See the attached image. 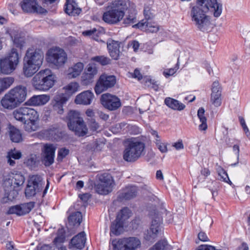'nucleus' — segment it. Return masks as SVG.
<instances>
[{
	"label": "nucleus",
	"mask_w": 250,
	"mask_h": 250,
	"mask_svg": "<svg viewBox=\"0 0 250 250\" xmlns=\"http://www.w3.org/2000/svg\"><path fill=\"white\" fill-rule=\"evenodd\" d=\"M108 8L103 15V20L110 24H117L125 16V11L128 8V1L126 0L115 1Z\"/></svg>",
	"instance_id": "nucleus-1"
},
{
	"label": "nucleus",
	"mask_w": 250,
	"mask_h": 250,
	"mask_svg": "<svg viewBox=\"0 0 250 250\" xmlns=\"http://www.w3.org/2000/svg\"><path fill=\"white\" fill-rule=\"evenodd\" d=\"M27 95L26 87L17 86L9 90L1 100L2 106L8 109H13L24 101Z\"/></svg>",
	"instance_id": "nucleus-2"
},
{
	"label": "nucleus",
	"mask_w": 250,
	"mask_h": 250,
	"mask_svg": "<svg viewBox=\"0 0 250 250\" xmlns=\"http://www.w3.org/2000/svg\"><path fill=\"white\" fill-rule=\"evenodd\" d=\"M55 81V76L51 71L45 69L35 74L32 80V83L36 89L46 91L53 86Z\"/></svg>",
	"instance_id": "nucleus-3"
},
{
	"label": "nucleus",
	"mask_w": 250,
	"mask_h": 250,
	"mask_svg": "<svg viewBox=\"0 0 250 250\" xmlns=\"http://www.w3.org/2000/svg\"><path fill=\"white\" fill-rule=\"evenodd\" d=\"M67 126L75 135L83 137L88 133V128L80 113L76 110H70L66 117Z\"/></svg>",
	"instance_id": "nucleus-4"
},
{
	"label": "nucleus",
	"mask_w": 250,
	"mask_h": 250,
	"mask_svg": "<svg viewBox=\"0 0 250 250\" xmlns=\"http://www.w3.org/2000/svg\"><path fill=\"white\" fill-rule=\"evenodd\" d=\"M208 11L207 7L202 9L200 6H193L191 10V20L201 31H208L210 28L209 19L206 13Z\"/></svg>",
	"instance_id": "nucleus-5"
},
{
	"label": "nucleus",
	"mask_w": 250,
	"mask_h": 250,
	"mask_svg": "<svg viewBox=\"0 0 250 250\" xmlns=\"http://www.w3.org/2000/svg\"><path fill=\"white\" fill-rule=\"evenodd\" d=\"M145 144L140 141H131L124 151L123 158L128 162L137 160L145 153Z\"/></svg>",
	"instance_id": "nucleus-6"
},
{
	"label": "nucleus",
	"mask_w": 250,
	"mask_h": 250,
	"mask_svg": "<svg viewBox=\"0 0 250 250\" xmlns=\"http://www.w3.org/2000/svg\"><path fill=\"white\" fill-rule=\"evenodd\" d=\"M20 56L16 48H13L5 58L0 60V71L4 74H10L20 62Z\"/></svg>",
	"instance_id": "nucleus-7"
},
{
	"label": "nucleus",
	"mask_w": 250,
	"mask_h": 250,
	"mask_svg": "<svg viewBox=\"0 0 250 250\" xmlns=\"http://www.w3.org/2000/svg\"><path fill=\"white\" fill-rule=\"evenodd\" d=\"M13 115L16 120L22 123H25L28 121L34 122L37 121L39 119L37 111L27 106H22L17 109L13 111Z\"/></svg>",
	"instance_id": "nucleus-8"
},
{
	"label": "nucleus",
	"mask_w": 250,
	"mask_h": 250,
	"mask_svg": "<svg viewBox=\"0 0 250 250\" xmlns=\"http://www.w3.org/2000/svg\"><path fill=\"white\" fill-rule=\"evenodd\" d=\"M99 183L95 187V189L100 194L106 195L111 192L114 186V181L111 175L104 173L99 175Z\"/></svg>",
	"instance_id": "nucleus-9"
},
{
	"label": "nucleus",
	"mask_w": 250,
	"mask_h": 250,
	"mask_svg": "<svg viewBox=\"0 0 250 250\" xmlns=\"http://www.w3.org/2000/svg\"><path fill=\"white\" fill-rule=\"evenodd\" d=\"M67 59L65 51L59 47L51 48L47 54V61L57 66H62L66 62Z\"/></svg>",
	"instance_id": "nucleus-10"
},
{
	"label": "nucleus",
	"mask_w": 250,
	"mask_h": 250,
	"mask_svg": "<svg viewBox=\"0 0 250 250\" xmlns=\"http://www.w3.org/2000/svg\"><path fill=\"white\" fill-rule=\"evenodd\" d=\"M116 83V78L115 76L103 74L100 77L96 84L95 91L97 94H100L108 88L113 87Z\"/></svg>",
	"instance_id": "nucleus-11"
},
{
	"label": "nucleus",
	"mask_w": 250,
	"mask_h": 250,
	"mask_svg": "<svg viewBox=\"0 0 250 250\" xmlns=\"http://www.w3.org/2000/svg\"><path fill=\"white\" fill-rule=\"evenodd\" d=\"M122 245H123V250H135L140 246L141 242L136 237H129L118 241H112V246L114 250H121Z\"/></svg>",
	"instance_id": "nucleus-12"
},
{
	"label": "nucleus",
	"mask_w": 250,
	"mask_h": 250,
	"mask_svg": "<svg viewBox=\"0 0 250 250\" xmlns=\"http://www.w3.org/2000/svg\"><path fill=\"white\" fill-rule=\"evenodd\" d=\"M44 58L43 52L39 49L30 48L26 51L24 61L41 66Z\"/></svg>",
	"instance_id": "nucleus-13"
},
{
	"label": "nucleus",
	"mask_w": 250,
	"mask_h": 250,
	"mask_svg": "<svg viewBox=\"0 0 250 250\" xmlns=\"http://www.w3.org/2000/svg\"><path fill=\"white\" fill-rule=\"evenodd\" d=\"M101 102L105 108L110 111L115 110L121 106L120 99L117 96L108 93L101 96Z\"/></svg>",
	"instance_id": "nucleus-14"
},
{
	"label": "nucleus",
	"mask_w": 250,
	"mask_h": 250,
	"mask_svg": "<svg viewBox=\"0 0 250 250\" xmlns=\"http://www.w3.org/2000/svg\"><path fill=\"white\" fill-rule=\"evenodd\" d=\"M24 180V177L21 173L11 172L4 180L3 187L18 188L23 184Z\"/></svg>",
	"instance_id": "nucleus-15"
},
{
	"label": "nucleus",
	"mask_w": 250,
	"mask_h": 250,
	"mask_svg": "<svg viewBox=\"0 0 250 250\" xmlns=\"http://www.w3.org/2000/svg\"><path fill=\"white\" fill-rule=\"evenodd\" d=\"M97 73L98 68L96 64L94 63L88 64L81 77L82 83L85 85L91 83L93 82L94 78Z\"/></svg>",
	"instance_id": "nucleus-16"
},
{
	"label": "nucleus",
	"mask_w": 250,
	"mask_h": 250,
	"mask_svg": "<svg viewBox=\"0 0 250 250\" xmlns=\"http://www.w3.org/2000/svg\"><path fill=\"white\" fill-rule=\"evenodd\" d=\"M161 230L160 218L156 217L152 220L151 226L145 233L144 238L150 243L155 241L157 237V234Z\"/></svg>",
	"instance_id": "nucleus-17"
},
{
	"label": "nucleus",
	"mask_w": 250,
	"mask_h": 250,
	"mask_svg": "<svg viewBox=\"0 0 250 250\" xmlns=\"http://www.w3.org/2000/svg\"><path fill=\"white\" fill-rule=\"evenodd\" d=\"M34 202H29L11 207L8 211V214H16L18 216L24 215L28 213L34 207Z\"/></svg>",
	"instance_id": "nucleus-18"
},
{
	"label": "nucleus",
	"mask_w": 250,
	"mask_h": 250,
	"mask_svg": "<svg viewBox=\"0 0 250 250\" xmlns=\"http://www.w3.org/2000/svg\"><path fill=\"white\" fill-rule=\"evenodd\" d=\"M138 192L136 186H128L118 192L117 200L119 201L129 200L135 198Z\"/></svg>",
	"instance_id": "nucleus-19"
},
{
	"label": "nucleus",
	"mask_w": 250,
	"mask_h": 250,
	"mask_svg": "<svg viewBox=\"0 0 250 250\" xmlns=\"http://www.w3.org/2000/svg\"><path fill=\"white\" fill-rule=\"evenodd\" d=\"M56 146L53 144H46L43 146V161L45 166H50L54 163Z\"/></svg>",
	"instance_id": "nucleus-20"
},
{
	"label": "nucleus",
	"mask_w": 250,
	"mask_h": 250,
	"mask_svg": "<svg viewBox=\"0 0 250 250\" xmlns=\"http://www.w3.org/2000/svg\"><path fill=\"white\" fill-rule=\"evenodd\" d=\"M86 237L84 232H81L71 240L68 248L70 250H82L85 246Z\"/></svg>",
	"instance_id": "nucleus-21"
},
{
	"label": "nucleus",
	"mask_w": 250,
	"mask_h": 250,
	"mask_svg": "<svg viewBox=\"0 0 250 250\" xmlns=\"http://www.w3.org/2000/svg\"><path fill=\"white\" fill-rule=\"evenodd\" d=\"M211 90L210 101L212 104L216 107L220 106L222 103L221 89L218 82L213 83Z\"/></svg>",
	"instance_id": "nucleus-22"
},
{
	"label": "nucleus",
	"mask_w": 250,
	"mask_h": 250,
	"mask_svg": "<svg viewBox=\"0 0 250 250\" xmlns=\"http://www.w3.org/2000/svg\"><path fill=\"white\" fill-rule=\"evenodd\" d=\"M132 26L133 27L138 28L141 30L150 33H156L159 29L158 24L153 21H141L138 23L133 25Z\"/></svg>",
	"instance_id": "nucleus-23"
},
{
	"label": "nucleus",
	"mask_w": 250,
	"mask_h": 250,
	"mask_svg": "<svg viewBox=\"0 0 250 250\" xmlns=\"http://www.w3.org/2000/svg\"><path fill=\"white\" fill-rule=\"evenodd\" d=\"M120 44L119 42L112 40H108L106 42L108 53L113 60H117L119 58Z\"/></svg>",
	"instance_id": "nucleus-24"
},
{
	"label": "nucleus",
	"mask_w": 250,
	"mask_h": 250,
	"mask_svg": "<svg viewBox=\"0 0 250 250\" xmlns=\"http://www.w3.org/2000/svg\"><path fill=\"white\" fill-rule=\"evenodd\" d=\"M68 101V97L64 95H58L54 99L53 108L59 114L63 113V104Z\"/></svg>",
	"instance_id": "nucleus-25"
},
{
	"label": "nucleus",
	"mask_w": 250,
	"mask_h": 250,
	"mask_svg": "<svg viewBox=\"0 0 250 250\" xmlns=\"http://www.w3.org/2000/svg\"><path fill=\"white\" fill-rule=\"evenodd\" d=\"M94 94L91 91H85L76 96L75 102L77 104L88 105L91 103Z\"/></svg>",
	"instance_id": "nucleus-26"
},
{
	"label": "nucleus",
	"mask_w": 250,
	"mask_h": 250,
	"mask_svg": "<svg viewBox=\"0 0 250 250\" xmlns=\"http://www.w3.org/2000/svg\"><path fill=\"white\" fill-rule=\"evenodd\" d=\"M49 100V97L46 95H35L30 98L26 103V105L39 106L44 105Z\"/></svg>",
	"instance_id": "nucleus-27"
},
{
	"label": "nucleus",
	"mask_w": 250,
	"mask_h": 250,
	"mask_svg": "<svg viewBox=\"0 0 250 250\" xmlns=\"http://www.w3.org/2000/svg\"><path fill=\"white\" fill-rule=\"evenodd\" d=\"M41 67L27 62L23 61L22 73L25 77L29 78L33 76Z\"/></svg>",
	"instance_id": "nucleus-28"
},
{
	"label": "nucleus",
	"mask_w": 250,
	"mask_h": 250,
	"mask_svg": "<svg viewBox=\"0 0 250 250\" xmlns=\"http://www.w3.org/2000/svg\"><path fill=\"white\" fill-rule=\"evenodd\" d=\"M65 6V12L69 15H78L82 11L74 0H66Z\"/></svg>",
	"instance_id": "nucleus-29"
},
{
	"label": "nucleus",
	"mask_w": 250,
	"mask_h": 250,
	"mask_svg": "<svg viewBox=\"0 0 250 250\" xmlns=\"http://www.w3.org/2000/svg\"><path fill=\"white\" fill-rule=\"evenodd\" d=\"M83 63L78 62L75 63L68 69L67 76L69 79L75 78L79 76L83 69Z\"/></svg>",
	"instance_id": "nucleus-30"
},
{
	"label": "nucleus",
	"mask_w": 250,
	"mask_h": 250,
	"mask_svg": "<svg viewBox=\"0 0 250 250\" xmlns=\"http://www.w3.org/2000/svg\"><path fill=\"white\" fill-rule=\"evenodd\" d=\"M22 10L27 13L37 12V2L36 0H23L21 3Z\"/></svg>",
	"instance_id": "nucleus-31"
},
{
	"label": "nucleus",
	"mask_w": 250,
	"mask_h": 250,
	"mask_svg": "<svg viewBox=\"0 0 250 250\" xmlns=\"http://www.w3.org/2000/svg\"><path fill=\"white\" fill-rule=\"evenodd\" d=\"M165 104L169 108L174 110L182 111L186 107V105L170 97H167L165 99Z\"/></svg>",
	"instance_id": "nucleus-32"
},
{
	"label": "nucleus",
	"mask_w": 250,
	"mask_h": 250,
	"mask_svg": "<svg viewBox=\"0 0 250 250\" xmlns=\"http://www.w3.org/2000/svg\"><path fill=\"white\" fill-rule=\"evenodd\" d=\"M7 32L16 47L21 48L25 43L24 38L21 36L16 30L10 29Z\"/></svg>",
	"instance_id": "nucleus-33"
},
{
	"label": "nucleus",
	"mask_w": 250,
	"mask_h": 250,
	"mask_svg": "<svg viewBox=\"0 0 250 250\" xmlns=\"http://www.w3.org/2000/svg\"><path fill=\"white\" fill-rule=\"evenodd\" d=\"M209 10L213 13L214 17L218 18L220 16L222 12V4L220 0H212L208 6Z\"/></svg>",
	"instance_id": "nucleus-34"
},
{
	"label": "nucleus",
	"mask_w": 250,
	"mask_h": 250,
	"mask_svg": "<svg viewBox=\"0 0 250 250\" xmlns=\"http://www.w3.org/2000/svg\"><path fill=\"white\" fill-rule=\"evenodd\" d=\"M209 10L213 13L214 17L218 18L220 16L222 12V4L220 0H212L208 6Z\"/></svg>",
	"instance_id": "nucleus-35"
},
{
	"label": "nucleus",
	"mask_w": 250,
	"mask_h": 250,
	"mask_svg": "<svg viewBox=\"0 0 250 250\" xmlns=\"http://www.w3.org/2000/svg\"><path fill=\"white\" fill-rule=\"evenodd\" d=\"M124 222L118 219L112 223L110 228V234L113 233L115 235H120L123 231Z\"/></svg>",
	"instance_id": "nucleus-36"
},
{
	"label": "nucleus",
	"mask_w": 250,
	"mask_h": 250,
	"mask_svg": "<svg viewBox=\"0 0 250 250\" xmlns=\"http://www.w3.org/2000/svg\"><path fill=\"white\" fill-rule=\"evenodd\" d=\"M79 84L76 82H72L66 85L63 88L64 90V93H62L61 95H64L68 97V99L69 97L73 94L75 93L78 90Z\"/></svg>",
	"instance_id": "nucleus-37"
},
{
	"label": "nucleus",
	"mask_w": 250,
	"mask_h": 250,
	"mask_svg": "<svg viewBox=\"0 0 250 250\" xmlns=\"http://www.w3.org/2000/svg\"><path fill=\"white\" fill-rule=\"evenodd\" d=\"M68 219L70 225L79 226L82 221V213L80 211L73 212L69 216Z\"/></svg>",
	"instance_id": "nucleus-38"
},
{
	"label": "nucleus",
	"mask_w": 250,
	"mask_h": 250,
	"mask_svg": "<svg viewBox=\"0 0 250 250\" xmlns=\"http://www.w3.org/2000/svg\"><path fill=\"white\" fill-rule=\"evenodd\" d=\"M204 115V109L203 107L199 108L197 112V116L201 123V124L199 125V129L200 131H205L208 128L207 118Z\"/></svg>",
	"instance_id": "nucleus-39"
},
{
	"label": "nucleus",
	"mask_w": 250,
	"mask_h": 250,
	"mask_svg": "<svg viewBox=\"0 0 250 250\" xmlns=\"http://www.w3.org/2000/svg\"><path fill=\"white\" fill-rule=\"evenodd\" d=\"M14 81V78L10 77L0 78V94L9 88Z\"/></svg>",
	"instance_id": "nucleus-40"
},
{
	"label": "nucleus",
	"mask_w": 250,
	"mask_h": 250,
	"mask_svg": "<svg viewBox=\"0 0 250 250\" xmlns=\"http://www.w3.org/2000/svg\"><path fill=\"white\" fill-rule=\"evenodd\" d=\"M35 179H34V181L30 180V179L28 180V184L25 190V195L27 197L34 196L38 193V190L34 188V183L35 182L36 183Z\"/></svg>",
	"instance_id": "nucleus-41"
},
{
	"label": "nucleus",
	"mask_w": 250,
	"mask_h": 250,
	"mask_svg": "<svg viewBox=\"0 0 250 250\" xmlns=\"http://www.w3.org/2000/svg\"><path fill=\"white\" fill-rule=\"evenodd\" d=\"M9 133L10 139L12 142L19 143L21 140V135L19 129L14 127H10Z\"/></svg>",
	"instance_id": "nucleus-42"
},
{
	"label": "nucleus",
	"mask_w": 250,
	"mask_h": 250,
	"mask_svg": "<svg viewBox=\"0 0 250 250\" xmlns=\"http://www.w3.org/2000/svg\"><path fill=\"white\" fill-rule=\"evenodd\" d=\"M35 179L36 183L35 182L34 186V188L37 189L38 190V193L40 192L43 188V185H44V183L42 180V178L41 176L39 175H33L30 178V180H33Z\"/></svg>",
	"instance_id": "nucleus-43"
},
{
	"label": "nucleus",
	"mask_w": 250,
	"mask_h": 250,
	"mask_svg": "<svg viewBox=\"0 0 250 250\" xmlns=\"http://www.w3.org/2000/svg\"><path fill=\"white\" fill-rule=\"evenodd\" d=\"M136 14L134 10H130L128 14L126 16L123 21V24L125 26L130 25L136 22Z\"/></svg>",
	"instance_id": "nucleus-44"
},
{
	"label": "nucleus",
	"mask_w": 250,
	"mask_h": 250,
	"mask_svg": "<svg viewBox=\"0 0 250 250\" xmlns=\"http://www.w3.org/2000/svg\"><path fill=\"white\" fill-rule=\"evenodd\" d=\"M131 215V211L127 208H124L118 213L116 218L123 221H125L129 218Z\"/></svg>",
	"instance_id": "nucleus-45"
},
{
	"label": "nucleus",
	"mask_w": 250,
	"mask_h": 250,
	"mask_svg": "<svg viewBox=\"0 0 250 250\" xmlns=\"http://www.w3.org/2000/svg\"><path fill=\"white\" fill-rule=\"evenodd\" d=\"M4 189L5 195H7V197L9 200H12L17 197L18 195V188L4 187Z\"/></svg>",
	"instance_id": "nucleus-46"
},
{
	"label": "nucleus",
	"mask_w": 250,
	"mask_h": 250,
	"mask_svg": "<svg viewBox=\"0 0 250 250\" xmlns=\"http://www.w3.org/2000/svg\"><path fill=\"white\" fill-rule=\"evenodd\" d=\"M92 60L99 62L102 65H106L111 63V60L109 58L104 56H98L93 57Z\"/></svg>",
	"instance_id": "nucleus-47"
},
{
	"label": "nucleus",
	"mask_w": 250,
	"mask_h": 250,
	"mask_svg": "<svg viewBox=\"0 0 250 250\" xmlns=\"http://www.w3.org/2000/svg\"><path fill=\"white\" fill-rule=\"evenodd\" d=\"M24 124V128L25 130L29 132L36 131L38 128L37 124V121L34 122L31 121H28L27 122L23 123Z\"/></svg>",
	"instance_id": "nucleus-48"
},
{
	"label": "nucleus",
	"mask_w": 250,
	"mask_h": 250,
	"mask_svg": "<svg viewBox=\"0 0 250 250\" xmlns=\"http://www.w3.org/2000/svg\"><path fill=\"white\" fill-rule=\"evenodd\" d=\"M218 175L220 177L219 179L223 181L229 183L230 185H232L231 182L229 180V176L227 172L222 168H220L218 170Z\"/></svg>",
	"instance_id": "nucleus-49"
},
{
	"label": "nucleus",
	"mask_w": 250,
	"mask_h": 250,
	"mask_svg": "<svg viewBox=\"0 0 250 250\" xmlns=\"http://www.w3.org/2000/svg\"><path fill=\"white\" fill-rule=\"evenodd\" d=\"M167 246V243L166 240H160L149 250H164Z\"/></svg>",
	"instance_id": "nucleus-50"
},
{
	"label": "nucleus",
	"mask_w": 250,
	"mask_h": 250,
	"mask_svg": "<svg viewBox=\"0 0 250 250\" xmlns=\"http://www.w3.org/2000/svg\"><path fill=\"white\" fill-rule=\"evenodd\" d=\"M87 124L90 129L93 131H96L99 128V124L94 118L88 119Z\"/></svg>",
	"instance_id": "nucleus-51"
},
{
	"label": "nucleus",
	"mask_w": 250,
	"mask_h": 250,
	"mask_svg": "<svg viewBox=\"0 0 250 250\" xmlns=\"http://www.w3.org/2000/svg\"><path fill=\"white\" fill-rule=\"evenodd\" d=\"M65 240V236L64 231L62 229H59L58 232V236L55 238L54 243L55 244L62 243Z\"/></svg>",
	"instance_id": "nucleus-52"
},
{
	"label": "nucleus",
	"mask_w": 250,
	"mask_h": 250,
	"mask_svg": "<svg viewBox=\"0 0 250 250\" xmlns=\"http://www.w3.org/2000/svg\"><path fill=\"white\" fill-rule=\"evenodd\" d=\"M21 153L15 148L10 150L7 153V157L12 158L14 159H19L21 158Z\"/></svg>",
	"instance_id": "nucleus-53"
},
{
	"label": "nucleus",
	"mask_w": 250,
	"mask_h": 250,
	"mask_svg": "<svg viewBox=\"0 0 250 250\" xmlns=\"http://www.w3.org/2000/svg\"><path fill=\"white\" fill-rule=\"evenodd\" d=\"M178 62L176 64V66L174 68H172L170 69H165L163 71V75L165 76L166 78H168L170 76H172L174 74H175L178 69Z\"/></svg>",
	"instance_id": "nucleus-54"
},
{
	"label": "nucleus",
	"mask_w": 250,
	"mask_h": 250,
	"mask_svg": "<svg viewBox=\"0 0 250 250\" xmlns=\"http://www.w3.org/2000/svg\"><path fill=\"white\" fill-rule=\"evenodd\" d=\"M69 150L65 148H62L58 151L57 160L62 161L69 153Z\"/></svg>",
	"instance_id": "nucleus-55"
},
{
	"label": "nucleus",
	"mask_w": 250,
	"mask_h": 250,
	"mask_svg": "<svg viewBox=\"0 0 250 250\" xmlns=\"http://www.w3.org/2000/svg\"><path fill=\"white\" fill-rule=\"evenodd\" d=\"M155 145L161 152L164 153L167 152V144L163 143L162 141L159 142L157 140Z\"/></svg>",
	"instance_id": "nucleus-56"
},
{
	"label": "nucleus",
	"mask_w": 250,
	"mask_h": 250,
	"mask_svg": "<svg viewBox=\"0 0 250 250\" xmlns=\"http://www.w3.org/2000/svg\"><path fill=\"white\" fill-rule=\"evenodd\" d=\"M198 4L199 5H197L196 6H200L202 9H205L206 7H207L208 9V11H209V8L208 6L212 1V0H197Z\"/></svg>",
	"instance_id": "nucleus-57"
},
{
	"label": "nucleus",
	"mask_w": 250,
	"mask_h": 250,
	"mask_svg": "<svg viewBox=\"0 0 250 250\" xmlns=\"http://www.w3.org/2000/svg\"><path fill=\"white\" fill-rule=\"evenodd\" d=\"M98 33V30L95 28H93L92 29L83 31V35L85 36L94 37V36H97Z\"/></svg>",
	"instance_id": "nucleus-58"
},
{
	"label": "nucleus",
	"mask_w": 250,
	"mask_h": 250,
	"mask_svg": "<svg viewBox=\"0 0 250 250\" xmlns=\"http://www.w3.org/2000/svg\"><path fill=\"white\" fill-rule=\"evenodd\" d=\"M144 13L145 16V19L142 20V21H152L153 18V15L149 11V10H147L145 9L144 10Z\"/></svg>",
	"instance_id": "nucleus-59"
},
{
	"label": "nucleus",
	"mask_w": 250,
	"mask_h": 250,
	"mask_svg": "<svg viewBox=\"0 0 250 250\" xmlns=\"http://www.w3.org/2000/svg\"><path fill=\"white\" fill-rule=\"evenodd\" d=\"M196 250H222L221 249H216L214 246L208 245H202L198 247Z\"/></svg>",
	"instance_id": "nucleus-60"
},
{
	"label": "nucleus",
	"mask_w": 250,
	"mask_h": 250,
	"mask_svg": "<svg viewBox=\"0 0 250 250\" xmlns=\"http://www.w3.org/2000/svg\"><path fill=\"white\" fill-rule=\"evenodd\" d=\"M149 132L153 137L154 139V142L155 143V144H156L157 140L159 141V142L162 141L160 136L159 135L158 133L156 130H155L153 129H151L149 130Z\"/></svg>",
	"instance_id": "nucleus-61"
},
{
	"label": "nucleus",
	"mask_w": 250,
	"mask_h": 250,
	"mask_svg": "<svg viewBox=\"0 0 250 250\" xmlns=\"http://www.w3.org/2000/svg\"><path fill=\"white\" fill-rule=\"evenodd\" d=\"M198 239L203 242H208L209 241L206 233L203 231H200L198 234Z\"/></svg>",
	"instance_id": "nucleus-62"
},
{
	"label": "nucleus",
	"mask_w": 250,
	"mask_h": 250,
	"mask_svg": "<svg viewBox=\"0 0 250 250\" xmlns=\"http://www.w3.org/2000/svg\"><path fill=\"white\" fill-rule=\"evenodd\" d=\"M239 120L242 127L243 128L244 131L246 133L249 132V129L246 124L245 121L242 117H239Z\"/></svg>",
	"instance_id": "nucleus-63"
},
{
	"label": "nucleus",
	"mask_w": 250,
	"mask_h": 250,
	"mask_svg": "<svg viewBox=\"0 0 250 250\" xmlns=\"http://www.w3.org/2000/svg\"><path fill=\"white\" fill-rule=\"evenodd\" d=\"M172 146L177 150H180L184 148V145L182 140H179L177 142L174 143Z\"/></svg>",
	"instance_id": "nucleus-64"
}]
</instances>
